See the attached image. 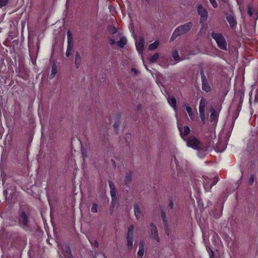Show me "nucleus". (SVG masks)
<instances>
[{"mask_svg": "<svg viewBox=\"0 0 258 258\" xmlns=\"http://www.w3.org/2000/svg\"><path fill=\"white\" fill-rule=\"evenodd\" d=\"M167 101L170 105L174 109L175 111H176V99L173 96L169 95L168 97H167Z\"/></svg>", "mask_w": 258, "mask_h": 258, "instance_id": "obj_13", "label": "nucleus"}, {"mask_svg": "<svg viewBox=\"0 0 258 258\" xmlns=\"http://www.w3.org/2000/svg\"><path fill=\"white\" fill-rule=\"evenodd\" d=\"M200 118L203 122V124L205 123L206 115L205 112H199Z\"/></svg>", "mask_w": 258, "mask_h": 258, "instance_id": "obj_33", "label": "nucleus"}, {"mask_svg": "<svg viewBox=\"0 0 258 258\" xmlns=\"http://www.w3.org/2000/svg\"><path fill=\"white\" fill-rule=\"evenodd\" d=\"M200 74L201 76L202 89L206 92H210L211 88L209 84L208 78L205 74L203 70L201 71L200 72Z\"/></svg>", "mask_w": 258, "mask_h": 258, "instance_id": "obj_7", "label": "nucleus"}, {"mask_svg": "<svg viewBox=\"0 0 258 258\" xmlns=\"http://www.w3.org/2000/svg\"><path fill=\"white\" fill-rule=\"evenodd\" d=\"M207 105V101L206 100L203 98L202 97L200 101V104H199V112H205V107Z\"/></svg>", "mask_w": 258, "mask_h": 258, "instance_id": "obj_14", "label": "nucleus"}, {"mask_svg": "<svg viewBox=\"0 0 258 258\" xmlns=\"http://www.w3.org/2000/svg\"><path fill=\"white\" fill-rule=\"evenodd\" d=\"M226 19L231 27H233L235 25L236 22L233 16L231 15H227Z\"/></svg>", "mask_w": 258, "mask_h": 258, "instance_id": "obj_22", "label": "nucleus"}, {"mask_svg": "<svg viewBox=\"0 0 258 258\" xmlns=\"http://www.w3.org/2000/svg\"><path fill=\"white\" fill-rule=\"evenodd\" d=\"M218 180L219 178L216 176H204L203 181L205 190L206 191H210L211 188L217 183Z\"/></svg>", "mask_w": 258, "mask_h": 258, "instance_id": "obj_5", "label": "nucleus"}, {"mask_svg": "<svg viewBox=\"0 0 258 258\" xmlns=\"http://www.w3.org/2000/svg\"><path fill=\"white\" fill-rule=\"evenodd\" d=\"M145 39L143 37H140L138 40L136 42V48H144Z\"/></svg>", "mask_w": 258, "mask_h": 258, "instance_id": "obj_15", "label": "nucleus"}, {"mask_svg": "<svg viewBox=\"0 0 258 258\" xmlns=\"http://www.w3.org/2000/svg\"><path fill=\"white\" fill-rule=\"evenodd\" d=\"M57 73V67L55 62H54L51 67V74L50 75V79H52L54 77Z\"/></svg>", "mask_w": 258, "mask_h": 258, "instance_id": "obj_23", "label": "nucleus"}, {"mask_svg": "<svg viewBox=\"0 0 258 258\" xmlns=\"http://www.w3.org/2000/svg\"><path fill=\"white\" fill-rule=\"evenodd\" d=\"M192 25L191 22H188L177 27L171 37V40L173 41L178 36L186 34L191 29Z\"/></svg>", "mask_w": 258, "mask_h": 258, "instance_id": "obj_4", "label": "nucleus"}, {"mask_svg": "<svg viewBox=\"0 0 258 258\" xmlns=\"http://www.w3.org/2000/svg\"><path fill=\"white\" fill-rule=\"evenodd\" d=\"M134 226L131 225L128 228V232L126 237H133Z\"/></svg>", "mask_w": 258, "mask_h": 258, "instance_id": "obj_25", "label": "nucleus"}, {"mask_svg": "<svg viewBox=\"0 0 258 258\" xmlns=\"http://www.w3.org/2000/svg\"><path fill=\"white\" fill-rule=\"evenodd\" d=\"M143 60H144V59H143ZM143 63H144V66H145V68H146V70L150 72L151 71H150V70H149L148 69V67H147V65H146V64H145L144 61H143Z\"/></svg>", "mask_w": 258, "mask_h": 258, "instance_id": "obj_51", "label": "nucleus"}, {"mask_svg": "<svg viewBox=\"0 0 258 258\" xmlns=\"http://www.w3.org/2000/svg\"><path fill=\"white\" fill-rule=\"evenodd\" d=\"M169 207L171 209H172L173 207V200L171 199H169Z\"/></svg>", "mask_w": 258, "mask_h": 258, "instance_id": "obj_43", "label": "nucleus"}, {"mask_svg": "<svg viewBox=\"0 0 258 258\" xmlns=\"http://www.w3.org/2000/svg\"><path fill=\"white\" fill-rule=\"evenodd\" d=\"M135 215L137 220H139L141 217V211L139 206L137 204H135L134 206Z\"/></svg>", "mask_w": 258, "mask_h": 258, "instance_id": "obj_17", "label": "nucleus"}, {"mask_svg": "<svg viewBox=\"0 0 258 258\" xmlns=\"http://www.w3.org/2000/svg\"><path fill=\"white\" fill-rule=\"evenodd\" d=\"M219 113L214 108L211 109V115L210 117V121L213 124L216 125L218 120Z\"/></svg>", "mask_w": 258, "mask_h": 258, "instance_id": "obj_11", "label": "nucleus"}, {"mask_svg": "<svg viewBox=\"0 0 258 258\" xmlns=\"http://www.w3.org/2000/svg\"><path fill=\"white\" fill-rule=\"evenodd\" d=\"M81 57L78 52L76 54L75 57V66L77 68H78L80 65Z\"/></svg>", "mask_w": 258, "mask_h": 258, "instance_id": "obj_24", "label": "nucleus"}, {"mask_svg": "<svg viewBox=\"0 0 258 258\" xmlns=\"http://www.w3.org/2000/svg\"><path fill=\"white\" fill-rule=\"evenodd\" d=\"M111 162L112 163V165H113V166L114 168H115L116 167V164H115V162L114 160L112 159L111 160Z\"/></svg>", "mask_w": 258, "mask_h": 258, "instance_id": "obj_48", "label": "nucleus"}, {"mask_svg": "<svg viewBox=\"0 0 258 258\" xmlns=\"http://www.w3.org/2000/svg\"><path fill=\"white\" fill-rule=\"evenodd\" d=\"M68 37V46L67 48H72V44L73 43V36L70 31L67 32Z\"/></svg>", "mask_w": 258, "mask_h": 258, "instance_id": "obj_21", "label": "nucleus"}, {"mask_svg": "<svg viewBox=\"0 0 258 258\" xmlns=\"http://www.w3.org/2000/svg\"><path fill=\"white\" fill-rule=\"evenodd\" d=\"M62 251L64 256L68 258H73L70 246L67 244L62 246Z\"/></svg>", "mask_w": 258, "mask_h": 258, "instance_id": "obj_12", "label": "nucleus"}, {"mask_svg": "<svg viewBox=\"0 0 258 258\" xmlns=\"http://www.w3.org/2000/svg\"><path fill=\"white\" fill-rule=\"evenodd\" d=\"M148 3L149 2V0H146Z\"/></svg>", "mask_w": 258, "mask_h": 258, "instance_id": "obj_56", "label": "nucleus"}, {"mask_svg": "<svg viewBox=\"0 0 258 258\" xmlns=\"http://www.w3.org/2000/svg\"><path fill=\"white\" fill-rule=\"evenodd\" d=\"M108 184H109L110 189H113L115 188V186L114 184L111 181L109 180Z\"/></svg>", "mask_w": 258, "mask_h": 258, "instance_id": "obj_40", "label": "nucleus"}, {"mask_svg": "<svg viewBox=\"0 0 258 258\" xmlns=\"http://www.w3.org/2000/svg\"><path fill=\"white\" fill-rule=\"evenodd\" d=\"M254 182V176L253 175H251L250 177L249 180H248V183L250 185H252Z\"/></svg>", "mask_w": 258, "mask_h": 258, "instance_id": "obj_42", "label": "nucleus"}, {"mask_svg": "<svg viewBox=\"0 0 258 258\" xmlns=\"http://www.w3.org/2000/svg\"><path fill=\"white\" fill-rule=\"evenodd\" d=\"M175 49L172 52V56L173 60L171 58L166 59L167 65L164 66L162 64V67H166L169 65H174L178 62L183 60L188 59L190 58V55H195L198 53L199 49Z\"/></svg>", "mask_w": 258, "mask_h": 258, "instance_id": "obj_1", "label": "nucleus"}, {"mask_svg": "<svg viewBox=\"0 0 258 258\" xmlns=\"http://www.w3.org/2000/svg\"><path fill=\"white\" fill-rule=\"evenodd\" d=\"M150 227V230L151 232V237L154 238V239L156 240L157 242H159L160 238L158 236L157 228L156 225H154L153 223H151Z\"/></svg>", "mask_w": 258, "mask_h": 258, "instance_id": "obj_10", "label": "nucleus"}, {"mask_svg": "<svg viewBox=\"0 0 258 258\" xmlns=\"http://www.w3.org/2000/svg\"><path fill=\"white\" fill-rule=\"evenodd\" d=\"M91 244L95 248L99 247V243L97 240H94L93 242H91Z\"/></svg>", "mask_w": 258, "mask_h": 258, "instance_id": "obj_41", "label": "nucleus"}, {"mask_svg": "<svg viewBox=\"0 0 258 258\" xmlns=\"http://www.w3.org/2000/svg\"><path fill=\"white\" fill-rule=\"evenodd\" d=\"M130 137H131V135L130 134H127L126 135L125 139L127 140V139H129Z\"/></svg>", "mask_w": 258, "mask_h": 258, "instance_id": "obj_52", "label": "nucleus"}, {"mask_svg": "<svg viewBox=\"0 0 258 258\" xmlns=\"http://www.w3.org/2000/svg\"><path fill=\"white\" fill-rule=\"evenodd\" d=\"M18 226L24 231L28 232L31 231L29 225V214L23 210H20L17 217Z\"/></svg>", "mask_w": 258, "mask_h": 258, "instance_id": "obj_3", "label": "nucleus"}, {"mask_svg": "<svg viewBox=\"0 0 258 258\" xmlns=\"http://www.w3.org/2000/svg\"><path fill=\"white\" fill-rule=\"evenodd\" d=\"M109 32L110 33V34H111L112 35H114V34L117 33V30L115 27L111 26L109 29Z\"/></svg>", "mask_w": 258, "mask_h": 258, "instance_id": "obj_32", "label": "nucleus"}, {"mask_svg": "<svg viewBox=\"0 0 258 258\" xmlns=\"http://www.w3.org/2000/svg\"><path fill=\"white\" fill-rule=\"evenodd\" d=\"M178 128L180 131L181 138L186 142V145L188 147H191L195 150H200V145L199 141L195 137H190L189 139H186L187 136L190 132L189 127L185 125L183 127L178 125Z\"/></svg>", "mask_w": 258, "mask_h": 258, "instance_id": "obj_2", "label": "nucleus"}, {"mask_svg": "<svg viewBox=\"0 0 258 258\" xmlns=\"http://www.w3.org/2000/svg\"><path fill=\"white\" fill-rule=\"evenodd\" d=\"M109 41L110 45L116 44L117 47L123 48L126 44L127 39L124 36H122L119 41H115L113 38L110 37L109 38Z\"/></svg>", "mask_w": 258, "mask_h": 258, "instance_id": "obj_8", "label": "nucleus"}, {"mask_svg": "<svg viewBox=\"0 0 258 258\" xmlns=\"http://www.w3.org/2000/svg\"><path fill=\"white\" fill-rule=\"evenodd\" d=\"M116 200L117 197H111V207L112 210H113L115 206Z\"/></svg>", "mask_w": 258, "mask_h": 258, "instance_id": "obj_34", "label": "nucleus"}, {"mask_svg": "<svg viewBox=\"0 0 258 258\" xmlns=\"http://www.w3.org/2000/svg\"><path fill=\"white\" fill-rule=\"evenodd\" d=\"M184 107L185 108L186 111H187V112L189 115V117H190L191 120H194L195 115L192 111V109L191 107L186 104H185L184 105Z\"/></svg>", "mask_w": 258, "mask_h": 258, "instance_id": "obj_18", "label": "nucleus"}, {"mask_svg": "<svg viewBox=\"0 0 258 258\" xmlns=\"http://www.w3.org/2000/svg\"><path fill=\"white\" fill-rule=\"evenodd\" d=\"M200 150H198L199 152H200L201 151H202V153L201 154L200 152L199 153L198 155L200 157H203L205 156V152L207 151V149L206 148H203L202 146V145L201 144V143L200 142Z\"/></svg>", "mask_w": 258, "mask_h": 258, "instance_id": "obj_27", "label": "nucleus"}, {"mask_svg": "<svg viewBox=\"0 0 258 258\" xmlns=\"http://www.w3.org/2000/svg\"><path fill=\"white\" fill-rule=\"evenodd\" d=\"M247 13L250 16H251L253 14V10H252V7L250 5H249L248 6Z\"/></svg>", "mask_w": 258, "mask_h": 258, "instance_id": "obj_37", "label": "nucleus"}, {"mask_svg": "<svg viewBox=\"0 0 258 258\" xmlns=\"http://www.w3.org/2000/svg\"><path fill=\"white\" fill-rule=\"evenodd\" d=\"M197 11L199 15L201 16V20L206 21L208 18L207 11L201 5L198 6Z\"/></svg>", "mask_w": 258, "mask_h": 258, "instance_id": "obj_9", "label": "nucleus"}, {"mask_svg": "<svg viewBox=\"0 0 258 258\" xmlns=\"http://www.w3.org/2000/svg\"><path fill=\"white\" fill-rule=\"evenodd\" d=\"M213 252L211 250V253H210V258H213Z\"/></svg>", "mask_w": 258, "mask_h": 258, "instance_id": "obj_54", "label": "nucleus"}, {"mask_svg": "<svg viewBox=\"0 0 258 258\" xmlns=\"http://www.w3.org/2000/svg\"><path fill=\"white\" fill-rule=\"evenodd\" d=\"M91 212L96 213L98 212V205L96 203H93L91 209Z\"/></svg>", "mask_w": 258, "mask_h": 258, "instance_id": "obj_30", "label": "nucleus"}, {"mask_svg": "<svg viewBox=\"0 0 258 258\" xmlns=\"http://www.w3.org/2000/svg\"><path fill=\"white\" fill-rule=\"evenodd\" d=\"M159 82V80H156V82H157V83L158 84V85H159V86H160V85H159V82ZM159 87L160 88V87Z\"/></svg>", "mask_w": 258, "mask_h": 258, "instance_id": "obj_55", "label": "nucleus"}, {"mask_svg": "<svg viewBox=\"0 0 258 258\" xmlns=\"http://www.w3.org/2000/svg\"><path fill=\"white\" fill-rule=\"evenodd\" d=\"M212 37L215 40L218 46L221 48H226L227 43L223 37L220 33H212Z\"/></svg>", "mask_w": 258, "mask_h": 258, "instance_id": "obj_6", "label": "nucleus"}, {"mask_svg": "<svg viewBox=\"0 0 258 258\" xmlns=\"http://www.w3.org/2000/svg\"><path fill=\"white\" fill-rule=\"evenodd\" d=\"M159 58V54L155 53L149 58V60L151 63L156 62L157 59Z\"/></svg>", "mask_w": 258, "mask_h": 258, "instance_id": "obj_26", "label": "nucleus"}, {"mask_svg": "<svg viewBox=\"0 0 258 258\" xmlns=\"http://www.w3.org/2000/svg\"><path fill=\"white\" fill-rule=\"evenodd\" d=\"M206 29L205 28H202L200 30V32H204L205 33L206 32Z\"/></svg>", "mask_w": 258, "mask_h": 258, "instance_id": "obj_50", "label": "nucleus"}, {"mask_svg": "<svg viewBox=\"0 0 258 258\" xmlns=\"http://www.w3.org/2000/svg\"><path fill=\"white\" fill-rule=\"evenodd\" d=\"M142 108V106L141 105H138V106L137 107V110H140Z\"/></svg>", "mask_w": 258, "mask_h": 258, "instance_id": "obj_49", "label": "nucleus"}, {"mask_svg": "<svg viewBox=\"0 0 258 258\" xmlns=\"http://www.w3.org/2000/svg\"><path fill=\"white\" fill-rule=\"evenodd\" d=\"M133 173L132 171L129 172V173H127L126 176L124 179V184L127 186L131 183L132 180Z\"/></svg>", "mask_w": 258, "mask_h": 258, "instance_id": "obj_20", "label": "nucleus"}, {"mask_svg": "<svg viewBox=\"0 0 258 258\" xmlns=\"http://www.w3.org/2000/svg\"><path fill=\"white\" fill-rule=\"evenodd\" d=\"M126 240L128 247L132 249L133 245V237H126Z\"/></svg>", "mask_w": 258, "mask_h": 258, "instance_id": "obj_29", "label": "nucleus"}, {"mask_svg": "<svg viewBox=\"0 0 258 258\" xmlns=\"http://www.w3.org/2000/svg\"><path fill=\"white\" fill-rule=\"evenodd\" d=\"M9 0H0V9L8 4Z\"/></svg>", "mask_w": 258, "mask_h": 258, "instance_id": "obj_35", "label": "nucleus"}, {"mask_svg": "<svg viewBox=\"0 0 258 258\" xmlns=\"http://www.w3.org/2000/svg\"><path fill=\"white\" fill-rule=\"evenodd\" d=\"M159 44L158 41H155L154 43L150 44L148 48H157Z\"/></svg>", "mask_w": 258, "mask_h": 258, "instance_id": "obj_31", "label": "nucleus"}, {"mask_svg": "<svg viewBox=\"0 0 258 258\" xmlns=\"http://www.w3.org/2000/svg\"><path fill=\"white\" fill-rule=\"evenodd\" d=\"M110 195L111 197H117L116 188L110 189Z\"/></svg>", "mask_w": 258, "mask_h": 258, "instance_id": "obj_38", "label": "nucleus"}, {"mask_svg": "<svg viewBox=\"0 0 258 258\" xmlns=\"http://www.w3.org/2000/svg\"><path fill=\"white\" fill-rule=\"evenodd\" d=\"M162 216L163 224L164 228L166 230V233L168 235L169 233H168V232L167 231V228L168 227L167 222L166 221L164 220V218L165 217V214L164 213L162 212Z\"/></svg>", "mask_w": 258, "mask_h": 258, "instance_id": "obj_28", "label": "nucleus"}, {"mask_svg": "<svg viewBox=\"0 0 258 258\" xmlns=\"http://www.w3.org/2000/svg\"><path fill=\"white\" fill-rule=\"evenodd\" d=\"M131 72H133L135 75H137L139 74V71L135 68H132Z\"/></svg>", "mask_w": 258, "mask_h": 258, "instance_id": "obj_44", "label": "nucleus"}, {"mask_svg": "<svg viewBox=\"0 0 258 258\" xmlns=\"http://www.w3.org/2000/svg\"><path fill=\"white\" fill-rule=\"evenodd\" d=\"M73 50V49H67L66 55L67 57H69L71 55Z\"/></svg>", "mask_w": 258, "mask_h": 258, "instance_id": "obj_45", "label": "nucleus"}, {"mask_svg": "<svg viewBox=\"0 0 258 258\" xmlns=\"http://www.w3.org/2000/svg\"><path fill=\"white\" fill-rule=\"evenodd\" d=\"M174 161L176 164L177 170L179 171H182L183 169L184 166H185L186 161L182 162V163L180 164L175 157L174 158Z\"/></svg>", "mask_w": 258, "mask_h": 258, "instance_id": "obj_19", "label": "nucleus"}, {"mask_svg": "<svg viewBox=\"0 0 258 258\" xmlns=\"http://www.w3.org/2000/svg\"><path fill=\"white\" fill-rule=\"evenodd\" d=\"M209 1L214 8H216L218 7V4L216 0H209Z\"/></svg>", "mask_w": 258, "mask_h": 258, "instance_id": "obj_39", "label": "nucleus"}, {"mask_svg": "<svg viewBox=\"0 0 258 258\" xmlns=\"http://www.w3.org/2000/svg\"><path fill=\"white\" fill-rule=\"evenodd\" d=\"M145 250V244L142 241L139 243V249L138 252V258H142Z\"/></svg>", "mask_w": 258, "mask_h": 258, "instance_id": "obj_16", "label": "nucleus"}, {"mask_svg": "<svg viewBox=\"0 0 258 258\" xmlns=\"http://www.w3.org/2000/svg\"><path fill=\"white\" fill-rule=\"evenodd\" d=\"M119 121H116L114 122V123L113 124V127H114V130L115 131V132L117 134H118V127L119 126Z\"/></svg>", "mask_w": 258, "mask_h": 258, "instance_id": "obj_36", "label": "nucleus"}, {"mask_svg": "<svg viewBox=\"0 0 258 258\" xmlns=\"http://www.w3.org/2000/svg\"><path fill=\"white\" fill-rule=\"evenodd\" d=\"M144 50V49H137L138 53L140 54H141L143 52Z\"/></svg>", "mask_w": 258, "mask_h": 258, "instance_id": "obj_47", "label": "nucleus"}, {"mask_svg": "<svg viewBox=\"0 0 258 258\" xmlns=\"http://www.w3.org/2000/svg\"><path fill=\"white\" fill-rule=\"evenodd\" d=\"M29 53H30V57L32 58V55H31V53H32V51L31 50H34L35 49H29Z\"/></svg>", "mask_w": 258, "mask_h": 258, "instance_id": "obj_53", "label": "nucleus"}, {"mask_svg": "<svg viewBox=\"0 0 258 258\" xmlns=\"http://www.w3.org/2000/svg\"><path fill=\"white\" fill-rule=\"evenodd\" d=\"M82 155L83 160H85V159L87 157V154L85 153L83 149H82Z\"/></svg>", "mask_w": 258, "mask_h": 258, "instance_id": "obj_46", "label": "nucleus"}]
</instances>
